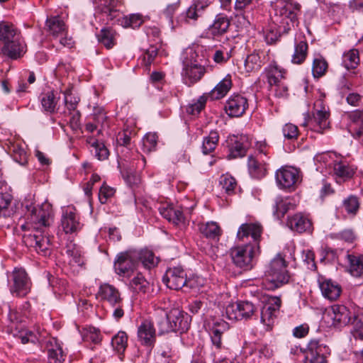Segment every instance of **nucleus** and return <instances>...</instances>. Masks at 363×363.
Returning a JSON list of instances; mask_svg holds the SVG:
<instances>
[{"label":"nucleus","mask_w":363,"mask_h":363,"mask_svg":"<svg viewBox=\"0 0 363 363\" xmlns=\"http://www.w3.org/2000/svg\"><path fill=\"white\" fill-rule=\"evenodd\" d=\"M200 232L207 238L218 239L221 234V230L216 222H207L199 225Z\"/></svg>","instance_id":"nucleus-36"},{"label":"nucleus","mask_w":363,"mask_h":363,"mask_svg":"<svg viewBox=\"0 0 363 363\" xmlns=\"http://www.w3.org/2000/svg\"><path fill=\"white\" fill-rule=\"evenodd\" d=\"M131 289L136 293L145 294L150 290V284L141 274H138L130 282Z\"/></svg>","instance_id":"nucleus-39"},{"label":"nucleus","mask_w":363,"mask_h":363,"mask_svg":"<svg viewBox=\"0 0 363 363\" xmlns=\"http://www.w3.org/2000/svg\"><path fill=\"white\" fill-rule=\"evenodd\" d=\"M231 86V77L230 75H227L211 90L209 93V96L213 100L221 99L227 94Z\"/></svg>","instance_id":"nucleus-29"},{"label":"nucleus","mask_w":363,"mask_h":363,"mask_svg":"<svg viewBox=\"0 0 363 363\" xmlns=\"http://www.w3.org/2000/svg\"><path fill=\"white\" fill-rule=\"evenodd\" d=\"M229 158L242 157L251 145V139L246 135H233L228 138Z\"/></svg>","instance_id":"nucleus-11"},{"label":"nucleus","mask_w":363,"mask_h":363,"mask_svg":"<svg viewBox=\"0 0 363 363\" xmlns=\"http://www.w3.org/2000/svg\"><path fill=\"white\" fill-rule=\"evenodd\" d=\"M328 68L326 61L321 57L315 58L313 62L312 72L314 77H322Z\"/></svg>","instance_id":"nucleus-56"},{"label":"nucleus","mask_w":363,"mask_h":363,"mask_svg":"<svg viewBox=\"0 0 363 363\" xmlns=\"http://www.w3.org/2000/svg\"><path fill=\"white\" fill-rule=\"evenodd\" d=\"M333 171L337 177L343 180L350 179L354 173V169L342 161L334 162Z\"/></svg>","instance_id":"nucleus-35"},{"label":"nucleus","mask_w":363,"mask_h":363,"mask_svg":"<svg viewBox=\"0 0 363 363\" xmlns=\"http://www.w3.org/2000/svg\"><path fill=\"white\" fill-rule=\"evenodd\" d=\"M0 50L11 59L21 57L25 52L24 45L14 26L8 22H0Z\"/></svg>","instance_id":"nucleus-2"},{"label":"nucleus","mask_w":363,"mask_h":363,"mask_svg":"<svg viewBox=\"0 0 363 363\" xmlns=\"http://www.w3.org/2000/svg\"><path fill=\"white\" fill-rule=\"evenodd\" d=\"M349 270L353 277H359L363 274V255H348Z\"/></svg>","instance_id":"nucleus-34"},{"label":"nucleus","mask_w":363,"mask_h":363,"mask_svg":"<svg viewBox=\"0 0 363 363\" xmlns=\"http://www.w3.org/2000/svg\"><path fill=\"white\" fill-rule=\"evenodd\" d=\"M13 285L11 291L13 295L23 297L30 290L31 283L27 273L23 269H15L12 272Z\"/></svg>","instance_id":"nucleus-9"},{"label":"nucleus","mask_w":363,"mask_h":363,"mask_svg":"<svg viewBox=\"0 0 363 363\" xmlns=\"http://www.w3.org/2000/svg\"><path fill=\"white\" fill-rule=\"evenodd\" d=\"M277 184L283 189L294 187L301 181L300 171L293 167H284L278 169L275 174Z\"/></svg>","instance_id":"nucleus-10"},{"label":"nucleus","mask_w":363,"mask_h":363,"mask_svg":"<svg viewBox=\"0 0 363 363\" xmlns=\"http://www.w3.org/2000/svg\"><path fill=\"white\" fill-rule=\"evenodd\" d=\"M261 57L257 52H252L247 55L245 60V69L246 72H255L259 70L262 67Z\"/></svg>","instance_id":"nucleus-47"},{"label":"nucleus","mask_w":363,"mask_h":363,"mask_svg":"<svg viewBox=\"0 0 363 363\" xmlns=\"http://www.w3.org/2000/svg\"><path fill=\"white\" fill-rule=\"evenodd\" d=\"M274 7L276 21L281 29L286 32L298 25L297 16L301 9L298 3L292 0H276Z\"/></svg>","instance_id":"nucleus-4"},{"label":"nucleus","mask_w":363,"mask_h":363,"mask_svg":"<svg viewBox=\"0 0 363 363\" xmlns=\"http://www.w3.org/2000/svg\"><path fill=\"white\" fill-rule=\"evenodd\" d=\"M98 296L112 306H116L123 302L119 291L115 286L108 284H104L100 286Z\"/></svg>","instance_id":"nucleus-19"},{"label":"nucleus","mask_w":363,"mask_h":363,"mask_svg":"<svg viewBox=\"0 0 363 363\" xmlns=\"http://www.w3.org/2000/svg\"><path fill=\"white\" fill-rule=\"evenodd\" d=\"M166 286L174 290H179L183 288H193L194 281L187 279V275L182 266L169 267L167 269L162 278Z\"/></svg>","instance_id":"nucleus-6"},{"label":"nucleus","mask_w":363,"mask_h":363,"mask_svg":"<svg viewBox=\"0 0 363 363\" xmlns=\"http://www.w3.org/2000/svg\"><path fill=\"white\" fill-rule=\"evenodd\" d=\"M262 233V227L258 223L242 224L237 233V238L240 241H245V239L251 238V243L259 250V242Z\"/></svg>","instance_id":"nucleus-12"},{"label":"nucleus","mask_w":363,"mask_h":363,"mask_svg":"<svg viewBox=\"0 0 363 363\" xmlns=\"http://www.w3.org/2000/svg\"><path fill=\"white\" fill-rule=\"evenodd\" d=\"M259 253L250 241H247L246 244L232 248L230 250V256L233 263L238 267L248 269L252 266V260L254 257Z\"/></svg>","instance_id":"nucleus-7"},{"label":"nucleus","mask_w":363,"mask_h":363,"mask_svg":"<svg viewBox=\"0 0 363 363\" xmlns=\"http://www.w3.org/2000/svg\"><path fill=\"white\" fill-rule=\"evenodd\" d=\"M137 262H141L146 268H152L158 263V258L155 256L153 252L149 250H142L137 251Z\"/></svg>","instance_id":"nucleus-38"},{"label":"nucleus","mask_w":363,"mask_h":363,"mask_svg":"<svg viewBox=\"0 0 363 363\" xmlns=\"http://www.w3.org/2000/svg\"><path fill=\"white\" fill-rule=\"evenodd\" d=\"M157 143V135L156 133H147L143 139V150L147 152L155 150Z\"/></svg>","instance_id":"nucleus-57"},{"label":"nucleus","mask_w":363,"mask_h":363,"mask_svg":"<svg viewBox=\"0 0 363 363\" xmlns=\"http://www.w3.org/2000/svg\"><path fill=\"white\" fill-rule=\"evenodd\" d=\"M328 315L333 320V325L337 327L352 323L353 320V313L343 305L332 306Z\"/></svg>","instance_id":"nucleus-13"},{"label":"nucleus","mask_w":363,"mask_h":363,"mask_svg":"<svg viewBox=\"0 0 363 363\" xmlns=\"http://www.w3.org/2000/svg\"><path fill=\"white\" fill-rule=\"evenodd\" d=\"M275 24L269 26V28L266 30L264 34V38L268 44H272L276 43L281 36V34H286L289 33L290 30L287 31H284L283 29H281L280 25L277 22L276 19L274 20Z\"/></svg>","instance_id":"nucleus-37"},{"label":"nucleus","mask_w":363,"mask_h":363,"mask_svg":"<svg viewBox=\"0 0 363 363\" xmlns=\"http://www.w3.org/2000/svg\"><path fill=\"white\" fill-rule=\"evenodd\" d=\"M138 338L144 345L150 347L154 345L156 340V330L151 321L145 320L138 326Z\"/></svg>","instance_id":"nucleus-18"},{"label":"nucleus","mask_w":363,"mask_h":363,"mask_svg":"<svg viewBox=\"0 0 363 363\" xmlns=\"http://www.w3.org/2000/svg\"><path fill=\"white\" fill-rule=\"evenodd\" d=\"M308 45L306 40L295 41L294 52L291 56V62L296 65L302 64L306 58Z\"/></svg>","instance_id":"nucleus-30"},{"label":"nucleus","mask_w":363,"mask_h":363,"mask_svg":"<svg viewBox=\"0 0 363 363\" xmlns=\"http://www.w3.org/2000/svg\"><path fill=\"white\" fill-rule=\"evenodd\" d=\"M281 300L278 297H271L268 303L261 311V322L266 326V330H270L274 323L276 313L281 306Z\"/></svg>","instance_id":"nucleus-14"},{"label":"nucleus","mask_w":363,"mask_h":363,"mask_svg":"<svg viewBox=\"0 0 363 363\" xmlns=\"http://www.w3.org/2000/svg\"><path fill=\"white\" fill-rule=\"evenodd\" d=\"M26 208L28 225L36 230L33 234L24 236L26 245L35 248V251L47 256L50 252V241L49 238L43 235V228L49 227L53 223L54 213L52 206L45 202L40 206L26 205Z\"/></svg>","instance_id":"nucleus-1"},{"label":"nucleus","mask_w":363,"mask_h":363,"mask_svg":"<svg viewBox=\"0 0 363 363\" xmlns=\"http://www.w3.org/2000/svg\"><path fill=\"white\" fill-rule=\"evenodd\" d=\"M320 288L323 296L330 301L336 300L341 293L340 285L331 280H325L320 283Z\"/></svg>","instance_id":"nucleus-28"},{"label":"nucleus","mask_w":363,"mask_h":363,"mask_svg":"<svg viewBox=\"0 0 363 363\" xmlns=\"http://www.w3.org/2000/svg\"><path fill=\"white\" fill-rule=\"evenodd\" d=\"M115 32L111 28H102L97 35L98 40L107 49L112 48L116 43Z\"/></svg>","instance_id":"nucleus-42"},{"label":"nucleus","mask_w":363,"mask_h":363,"mask_svg":"<svg viewBox=\"0 0 363 363\" xmlns=\"http://www.w3.org/2000/svg\"><path fill=\"white\" fill-rule=\"evenodd\" d=\"M296 203L292 198L277 197L274 205V214L280 219L290 210L294 209Z\"/></svg>","instance_id":"nucleus-24"},{"label":"nucleus","mask_w":363,"mask_h":363,"mask_svg":"<svg viewBox=\"0 0 363 363\" xmlns=\"http://www.w3.org/2000/svg\"><path fill=\"white\" fill-rule=\"evenodd\" d=\"M287 264L281 255H277L270 262L264 273V284L268 290H274L286 284L289 275Z\"/></svg>","instance_id":"nucleus-3"},{"label":"nucleus","mask_w":363,"mask_h":363,"mask_svg":"<svg viewBox=\"0 0 363 363\" xmlns=\"http://www.w3.org/2000/svg\"><path fill=\"white\" fill-rule=\"evenodd\" d=\"M160 213L163 218L175 225L184 222L183 213L179 208H175L171 204H162L159 208Z\"/></svg>","instance_id":"nucleus-22"},{"label":"nucleus","mask_w":363,"mask_h":363,"mask_svg":"<svg viewBox=\"0 0 363 363\" xmlns=\"http://www.w3.org/2000/svg\"><path fill=\"white\" fill-rule=\"evenodd\" d=\"M352 335L355 339L363 340V313H353Z\"/></svg>","instance_id":"nucleus-49"},{"label":"nucleus","mask_w":363,"mask_h":363,"mask_svg":"<svg viewBox=\"0 0 363 363\" xmlns=\"http://www.w3.org/2000/svg\"><path fill=\"white\" fill-rule=\"evenodd\" d=\"M59 97H56L53 91L44 94L41 99V104L45 111L54 113Z\"/></svg>","instance_id":"nucleus-45"},{"label":"nucleus","mask_w":363,"mask_h":363,"mask_svg":"<svg viewBox=\"0 0 363 363\" xmlns=\"http://www.w3.org/2000/svg\"><path fill=\"white\" fill-rule=\"evenodd\" d=\"M157 325L158 327L159 334L160 335L174 332L167 312L165 313L164 315L157 318Z\"/></svg>","instance_id":"nucleus-54"},{"label":"nucleus","mask_w":363,"mask_h":363,"mask_svg":"<svg viewBox=\"0 0 363 363\" xmlns=\"http://www.w3.org/2000/svg\"><path fill=\"white\" fill-rule=\"evenodd\" d=\"M48 31L54 38L67 35V27L59 16H52L47 19Z\"/></svg>","instance_id":"nucleus-26"},{"label":"nucleus","mask_w":363,"mask_h":363,"mask_svg":"<svg viewBox=\"0 0 363 363\" xmlns=\"http://www.w3.org/2000/svg\"><path fill=\"white\" fill-rule=\"evenodd\" d=\"M93 147L94 155L99 160H104L108 158L109 152L103 143H94Z\"/></svg>","instance_id":"nucleus-61"},{"label":"nucleus","mask_w":363,"mask_h":363,"mask_svg":"<svg viewBox=\"0 0 363 363\" xmlns=\"http://www.w3.org/2000/svg\"><path fill=\"white\" fill-rule=\"evenodd\" d=\"M6 145L8 152L16 162L21 166H25L28 163L27 152L21 142L9 140Z\"/></svg>","instance_id":"nucleus-21"},{"label":"nucleus","mask_w":363,"mask_h":363,"mask_svg":"<svg viewBox=\"0 0 363 363\" xmlns=\"http://www.w3.org/2000/svg\"><path fill=\"white\" fill-rule=\"evenodd\" d=\"M48 354L50 363H62L65 361V354L61 345L56 342L55 345L48 347Z\"/></svg>","instance_id":"nucleus-44"},{"label":"nucleus","mask_w":363,"mask_h":363,"mask_svg":"<svg viewBox=\"0 0 363 363\" xmlns=\"http://www.w3.org/2000/svg\"><path fill=\"white\" fill-rule=\"evenodd\" d=\"M133 130L129 128H124L117 135V143L121 146H127L130 144Z\"/></svg>","instance_id":"nucleus-63"},{"label":"nucleus","mask_w":363,"mask_h":363,"mask_svg":"<svg viewBox=\"0 0 363 363\" xmlns=\"http://www.w3.org/2000/svg\"><path fill=\"white\" fill-rule=\"evenodd\" d=\"M111 345L118 354H123L128 345L127 334L124 331H119L112 337Z\"/></svg>","instance_id":"nucleus-41"},{"label":"nucleus","mask_w":363,"mask_h":363,"mask_svg":"<svg viewBox=\"0 0 363 363\" xmlns=\"http://www.w3.org/2000/svg\"><path fill=\"white\" fill-rule=\"evenodd\" d=\"M219 135L216 131H211L207 137H205L202 145V151L203 154L213 151L218 144Z\"/></svg>","instance_id":"nucleus-46"},{"label":"nucleus","mask_w":363,"mask_h":363,"mask_svg":"<svg viewBox=\"0 0 363 363\" xmlns=\"http://www.w3.org/2000/svg\"><path fill=\"white\" fill-rule=\"evenodd\" d=\"M359 62V52L356 49H352L345 52L342 56V65L347 69H354Z\"/></svg>","instance_id":"nucleus-43"},{"label":"nucleus","mask_w":363,"mask_h":363,"mask_svg":"<svg viewBox=\"0 0 363 363\" xmlns=\"http://www.w3.org/2000/svg\"><path fill=\"white\" fill-rule=\"evenodd\" d=\"M248 107L247 99L240 94L231 96L226 101L225 110L231 117H240L245 112Z\"/></svg>","instance_id":"nucleus-15"},{"label":"nucleus","mask_w":363,"mask_h":363,"mask_svg":"<svg viewBox=\"0 0 363 363\" xmlns=\"http://www.w3.org/2000/svg\"><path fill=\"white\" fill-rule=\"evenodd\" d=\"M158 54V48L154 45L150 46V48L145 51L143 57V61L146 67L150 66L154 61L155 58Z\"/></svg>","instance_id":"nucleus-64"},{"label":"nucleus","mask_w":363,"mask_h":363,"mask_svg":"<svg viewBox=\"0 0 363 363\" xmlns=\"http://www.w3.org/2000/svg\"><path fill=\"white\" fill-rule=\"evenodd\" d=\"M198 57L196 51L191 48H186L182 54V74L185 84L189 86L199 82L205 73V67L199 64Z\"/></svg>","instance_id":"nucleus-5"},{"label":"nucleus","mask_w":363,"mask_h":363,"mask_svg":"<svg viewBox=\"0 0 363 363\" xmlns=\"http://www.w3.org/2000/svg\"><path fill=\"white\" fill-rule=\"evenodd\" d=\"M174 332L184 333L190 325L189 315L178 308H174L167 312Z\"/></svg>","instance_id":"nucleus-17"},{"label":"nucleus","mask_w":363,"mask_h":363,"mask_svg":"<svg viewBox=\"0 0 363 363\" xmlns=\"http://www.w3.org/2000/svg\"><path fill=\"white\" fill-rule=\"evenodd\" d=\"M61 227L65 233H72L80 229L79 217L76 209L72 206H67L62 211Z\"/></svg>","instance_id":"nucleus-16"},{"label":"nucleus","mask_w":363,"mask_h":363,"mask_svg":"<svg viewBox=\"0 0 363 363\" xmlns=\"http://www.w3.org/2000/svg\"><path fill=\"white\" fill-rule=\"evenodd\" d=\"M137 251L130 250L117 255L114 261V269L120 276L129 277L135 269Z\"/></svg>","instance_id":"nucleus-8"},{"label":"nucleus","mask_w":363,"mask_h":363,"mask_svg":"<svg viewBox=\"0 0 363 363\" xmlns=\"http://www.w3.org/2000/svg\"><path fill=\"white\" fill-rule=\"evenodd\" d=\"M235 11V18L240 26L247 28L253 23L254 13L252 9H243Z\"/></svg>","instance_id":"nucleus-48"},{"label":"nucleus","mask_w":363,"mask_h":363,"mask_svg":"<svg viewBox=\"0 0 363 363\" xmlns=\"http://www.w3.org/2000/svg\"><path fill=\"white\" fill-rule=\"evenodd\" d=\"M328 117L329 113L325 110V107H323L320 110H315L313 113V118L309 119V123L317 125L318 126L317 131L321 132L328 127Z\"/></svg>","instance_id":"nucleus-32"},{"label":"nucleus","mask_w":363,"mask_h":363,"mask_svg":"<svg viewBox=\"0 0 363 363\" xmlns=\"http://www.w3.org/2000/svg\"><path fill=\"white\" fill-rule=\"evenodd\" d=\"M64 101L65 106L69 111L77 110L79 98L72 94V88L67 89L64 91Z\"/></svg>","instance_id":"nucleus-52"},{"label":"nucleus","mask_w":363,"mask_h":363,"mask_svg":"<svg viewBox=\"0 0 363 363\" xmlns=\"http://www.w3.org/2000/svg\"><path fill=\"white\" fill-rule=\"evenodd\" d=\"M282 133L286 139L294 140L298 135V129L292 123H286L282 128Z\"/></svg>","instance_id":"nucleus-60"},{"label":"nucleus","mask_w":363,"mask_h":363,"mask_svg":"<svg viewBox=\"0 0 363 363\" xmlns=\"http://www.w3.org/2000/svg\"><path fill=\"white\" fill-rule=\"evenodd\" d=\"M220 184L228 194H233L237 186L235 178L228 174L220 177Z\"/></svg>","instance_id":"nucleus-55"},{"label":"nucleus","mask_w":363,"mask_h":363,"mask_svg":"<svg viewBox=\"0 0 363 363\" xmlns=\"http://www.w3.org/2000/svg\"><path fill=\"white\" fill-rule=\"evenodd\" d=\"M242 319H248L256 311L255 306L250 301H239Z\"/></svg>","instance_id":"nucleus-59"},{"label":"nucleus","mask_w":363,"mask_h":363,"mask_svg":"<svg viewBox=\"0 0 363 363\" xmlns=\"http://www.w3.org/2000/svg\"><path fill=\"white\" fill-rule=\"evenodd\" d=\"M206 5L196 1L186 10L184 14V21L188 23H194L203 13Z\"/></svg>","instance_id":"nucleus-31"},{"label":"nucleus","mask_w":363,"mask_h":363,"mask_svg":"<svg viewBox=\"0 0 363 363\" xmlns=\"http://www.w3.org/2000/svg\"><path fill=\"white\" fill-rule=\"evenodd\" d=\"M287 225L292 230L298 233L309 231L312 227L310 219L301 213L289 216L287 220Z\"/></svg>","instance_id":"nucleus-20"},{"label":"nucleus","mask_w":363,"mask_h":363,"mask_svg":"<svg viewBox=\"0 0 363 363\" xmlns=\"http://www.w3.org/2000/svg\"><path fill=\"white\" fill-rule=\"evenodd\" d=\"M206 103V96H200L196 102L189 104L186 107V112L189 114L196 115L199 114L201 111L204 108Z\"/></svg>","instance_id":"nucleus-58"},{"label":"nucleus","mask_w":363,"mask_h":363,"mask_svg":"<svg viewBox=\"0 0 363 363\" xmlns=\"http://www.w3.org/2000/svg\"><path fill=\"white\" fill-rule=\"evenodd\" d=\"M8 189L6 183L2 179L0 169V213L7 209L12 200V196L8 192Z\"/></svg>","instance_id":"nucleus-40"},{"label":"nucleus","mask_w":363,"mask_h":363,"mask_svg":"<svg viewBox=\"0 0 363 363\" xmlns=\"http://www.w3.org/2000/svg\"><path fill=\"white\" fill-rule=\"evenodd\" d=\"M239 301L228 304L225 308V313L223 315L231 320H242Z\"/></svg>","instance_id":"nucleus-51"},{"label":"nucleus","mask_w":363,"mask_h":363,"mask_svg":"<svg viewBox=\"0 0 363 363\" xmlns=\"http://www.w3.org/2000/svg\"><path fill=\"white\" fill-rule=\"evenodd\" d=\"M248 167L250 172L253 177L259 178L265 175L267 168L264 165L261 164L257 160L253 157H249Z\"/></svg>","instance_id":"nucleus-50"},{"label":"nucleus","mask_w":363,"mask_h":363,"mask_svg":"<svg viewBox=\"0 0 363 363\" xmlns=\"http://www.w3.org/2000/svg\"><path fill=\"white\" fill-rule=\"evenodd\" d=\"M115 193V190L107 186L102 185V186L99 189V199L101 203H106L109 198L113 196Z\"/></svg>","instance_id":"nucleus-62"},{"label":"nucleus","mask_w":363,"mask_h":363,"mask_svg":"<svg viewBox=\"0 0 363 363\" xmlns=\"http://www.w3.org/2000/svg\"><path fill=\"white\" fill-rule=\"evenodd\" d=\"M343 207L347 213L356 215L359 208L358 198L355 196L350 195L343 201Z\"/></svg>","instance_id":"nucleus-53"},{"label":"nucleus","mask_w":363,"mask_h":363,"mask_svg":"<svg viewBox=\"0 0 363 363\" xmlns=\"http://www.w3.org/2000/svg\"><path fill=\"white\" fill-rule=\"evenodd\" d=\"M264 74L270 86H278L280 80L284 78V72L277 65H269L264 69Z\"/></svg>","instance_id":"nucleus-33"},{"label":"nucleus","mask_w":363,"mask_h":363,"mask_svg":"<svg viewBox=\"0 0 363 363\" xmlns=\"http://www.w3.org/2000/svg\"><path fill=\"white\" fill-rule=\"evenodd\" d=\"M118 4L117 0H99L97 6L107 16L108 20L113 21L121 16L117 9Z\"/></svg>","instance_id":"nucleus-25"},{"label":"nucleus","mask_w":363,"mask_h":363,"mask_svg":"<svg viewBox=\"0 0 363 363\" xmlns=\"http://www.w3.org/2000/svg\"><path fill=\"white\" fill-rule=\"evenodd\" d=\"M229 26L228 18L223 14H218L216 16L213 24L209 26L208 33L214 37L222 35L227 32Z\"/></svg>","instance_id":"nucleus-27"},{"label":"nucleus","mask_w":363,"mask_h":363,"mask_svg":"<svg viewBox=\"0 0 363 363\" xmlns=\"http://www.w3.org/2000/svg\"><path fill=\"white\" fill-rule=\"evenodd\" d=\"M229 327V324L224 320L213 324L211 330V339L216 349L220 350L223 347L222 337L228 330Z\"/></svg>","instance_id":"nucleus-23"}]
</instances>
